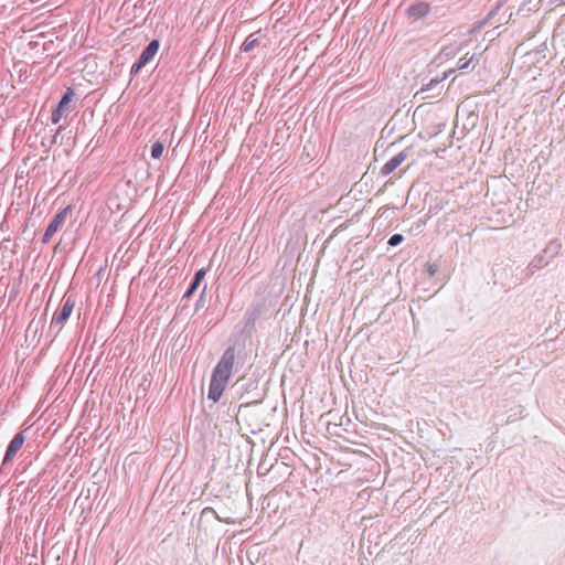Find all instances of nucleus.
Instances as JSON below:
<instances>
[{
    "instance_id": "nucleus-1",
    "label": "nucleus",
    "mask_w": 565,
    "mask_h": 565,
    "mask_svg": "<svg viewBox=\"0 0 565 565\" xmlns=\"http://www.w3.org/2000/svg\"><path fill=\"white\" fill-rule=\"evenodd\" d=\"M234 387L237 391H239V399H245V403L241 404L238 409L245 406H249L252 404H258L263 399V394L259 392H256L252 396H249L250 393L258 390V382L256 380H238L235 383Z\"/></svg>"
},
{
    "instance_id": "nucleus-2",
    "label": "nucleus",
    "mask_w": 565,
    "mask_h": 565,
    "mask_svg": "<svg viewBox=\"0 0 565 565\" xmlns=\"http://www.w3.org/2000/svg\"><path fill=\"white\" fill-rule=\"evenodd\" d=\"M452 73H455V68L448 70L441 77L431 78L428 83L423 84L414 97L420 100L439 97L444 90V81Z\"/></svg>"
},
{
    "instance_id": "nucleus-3",
    "label": "nucleus",
    "mask_w": 565,
    "mask_h": 565,
    "mask_svg": "<svg viewBox=\"0 0 565 565\" xmlns=\"http://www.w3.org/2000/svg\"><path fill=\"white\" fill-rule=\"evenodd\" d=\"M235 362V348L230 345L225 349L218 363L213 369L212 375L218 377L222 381H228L232 375L233 366Z\"/></svg>"
},
{
    "instance_id": "nucleus-4",
    "label": "nucleus",
    "mask_w": 565,
    "mask_h": 565,
    "mask_svg": "<svg viewBox=\"0 0 565 565\" xmlns=\"http://www.w3.org/2000/svg\"><path fill=\"white\" fill-rule=\"evenodd\" d=\"M71 316V296L67 297L66 295L63 297V306L58 315L54 316L51 324L50 330L58 333L64 323L67 321L68 317Z\"/></svg>"
},
{
    "instance_id": "nucleus-5",
    "label": "nucleus",
    "mask_w": 565,
    "mask_h": 565,
    "mask_svg": "<svg viewBox=\"0 0 565 565\" xmlns=\"http://www.w3.org/2000/svg\"><path fill=\"white\" fill-rule=\"evenodd\" d=\"M71 211V205H67L62 211H60L53 220L50 222L49 226L45 230L43 235V242L47 243L50 238L61 228L63 223L65 222L67 213Z\"/></svg>"
},
{
    "instance_id": "nucleus-6",
    "label": "nucleus",
    "mask_w": 565,
    "mask_h": 565,
    "mask_svg": "<svg viewBox=\"0 0 565 565\" xmlns=\"http://www.w3.org/2000/svg\"><path fill=\"white\" fill-rule=\"evenodd\" d=\"M263 312V306L259 303H254L244 313V330L246 332H252L255 329L256 321L260 318Z\"/></svg>"
},
{
    "instance_id": "nucleus-7",
    "label": "nucleus",
    "mask_w": 565,
    "mask_h": 565,
    "mask_svg": "<svg viewBox=\"0 0 565 565\" xmlns=\"http://www.w3.org/2000/svg\"><path fill=\"white\" fill-rule=\"evenodd\" d=\"M70 104H71V87H67L66 90L64 92L58 105L52 113V122L53 124H57L61 120V118L66 115Z\"/></svg>"
},
{
    "instance_id": "nucleus-8",
    "label": "nucleus",
    "mask_w": 565,
    "mask_h": 565,
    "mask_svg": "<svg viewBox=\"0 0 565 565\" xmlns=\"http://www.w3.org/2000/svg\"><path fill=\"white\" fill-rule=\"evenodd\" d=\"M228 381H222L218 377L211 375L210 386H209V399H212L214 403L218 402Z\"/></svg>"
},
{
    "instance_id": "nucleus-9",
    "label": "nucleus",
    "mask_w": 565,
    "mask_h": 565,
    "mask_svg": "<svg viewBox=\"0 0 565 565\" xmlns=\"http://www.w3.org/2000/svg\"><path fill=\"white\" fill-rule=\"evenodd\" d=\"M24 439H25V437H24L23 433H18L12 438V440L10 441V444L6 450L3 465L7 463L8 461H10L17 455V452L22 448V446L24 444Z\"/></svg>"
},
{
    "instance_id": "nucleus-10",
    "label": "nucleus",
    "mask_w": 565,
    "mask_h": 565,
    "mask_svg": "<svg viewBox=\"0 0 565 565\" xmlns=\"http://www.w3.org/2000/svg\"><path fill=\"white\" fill-rule=\"evenodd\" d=\"M551 262L541 254L535 256L523 270L524 277L527 279L534 275L535 271L546 267Z\"/></svg>"
},
{
    "instance_id": "nucleus-11",
    "label": "nucleus",
    "mask_w": 565,
    "mask_h": 565,
    "mask_svg": "<svg viewBox=\"0 0 565 565\" xmlns=\"http://www.w3.org/2000/svg\"><path fill=\"white\" fill-rule=\"evenodd\" d=\"M160 47V41L158 39L151 40L148 45L142 50L139 57L137 58L139 63L147 65L158 53Z\"/></svg>"
},
{
    "instance_id": "nucleus-12",
    "label": "nucleus",
    "mask_w": 565,
    "mask_h": 565,
    "mask_svg": "<svg viewBox=\"0 0 565 565\" xmlns=\"http://www.w3.org/2000/svg\"><path fill=\"white\" fill-rule=\"evenodd\" d=\"M429 12L430 6L422 1L412 3L407 9L408 17L414 19L425 18Z\"/></svg>"
},
{
    "instance_id": "nucleus-13",
    "label": "nucleus",
    "mask_w": 565,
    "mask_h": 565,
    "mask_svg": "<svg viewBox=\"0 0 565 565\" xmlns=\"http://www.w3.org/2000/svg\"><path fill=\"white\" fill-rule=\"evenodd\" d=\"M406 159V153L404 151L398 152L394 157H392L381 169L382 175H388L395 169H397L402 162Z\"/></svg>"
},
{
    "instance_id": "nucleus-14",
    "label": "nucleus",
    "mask_w": 565,
    "mask_h": 565,
    "mask_svg": "<svg viewBox=\"0 0 565 565\" xmlns=\"http://www.w3.org/2000/svg\"><path fill=\"white\" fill-rule=\"evenodd\" d=\"M205 274H206V269H204V268L199 269L194 274L190 285L188 286V288L182 297L183 299H189L193 296V294L198 290L201 281L203 280Z\"/></svg>"
},
{
    "instance_id": "nucleus-15",
    "label": "nucleus",
    "mask_w": 565,
    "mask_h": 565,
    "mask_svg": "<svg viewBox=\"0 0 565 565\" xmlns=\"http://www.w3.org/2000/svg\"><path fill=\"white\" fill-rule=\"evenodd\" d=\"M562 244L558 239H552L543 249V255L551 262L561 252Z\"/></svg>"
},
{
    "instance_id": "nucleus-16",
    "label": "nucleus",
    "mask_w": 565,
    "mask_h": 565,
    "mask_svg": "<svg viewBox=\"0 0 565 565\" xmlns=\"http://www.w3.org/2000/svg\"><path fill=\"white\" fill-rule=\"evenodd\" d=\"M258 45H259V40H258V38H256V36H255V33H252V34H249V35L245 39V41H244V43H243V45H242L241 50H242L243 52H250L252 50H254V47H256V46H258Z\"/></svg>"
},
{
    "instance_id": "nucleus-17",
    "label": "nucleus",
    "mask_w": 565,
    "mask_h": 565,
    "mask_svg": "<svg viewBox=\"0 0 565 565\" xmlns=\"http://www.w3.org/2000/svg\"><path fill=\"white\" fill-rule=\"evenodd\" d=\"M163 150H164V146L162 142L160 141H156L152 146H151V157L153 159H159L162 153H163Z\"/></svg>"
},
{
    "instance_id": "nucleus-18",
    "label": "nucleus",
    "mask_w": 565,
    "mask_h": 565,
    "mask_svg": "<svg viewBox=\"0 0 565 565\" xmlns=\"http://www.w3.org/2000/svg\"><path fill=\"white\" fill-rule=\"evenodd\" d=\"M439 270V266L435 263H427L425 266V271L427 273L428 277H434Z\"/></svg>"
},
{
    "instance_id": "nucleus-19",
    "label": "nucleus",
    "mask_w": 565,
    "mask_h": 565,
    "mask_svg": "<svg viewBox=\"0 0 565 565\" xmlns=\"http://www.w3.org/2000/svg\"><path fill=\"white\" fill-rule=\"evenodd\" d=\"M473 60H475V55H472V56H471L470 58H468V60H467L466 57L460 58V60L458 61V66H457V68H458V70H461V71L467 70V68L470 66V64L473 62Z\"/></svg>"
},
{
    "instance_id": "nucleus-20",
    "label": "nucleus",
    "mask_w": 565,
    "mask_h": 565,
    "mask_svg": "<svg viewBox=\"0 0 565 565\" xmlns=\"http://www.w3.org/2000/svg\"><path fill=\"white\" fill-rule=\"evenodd\" d=\"M404 241V236L402 234H393L390 238L387 244L391 246H397Z\"/></svg>"
},
{
    "instance_id": "nucleus-21",
    "label": "nucleus",
    "mask_w": 565,
    "mask_h": 565,
    "mask_svg": "<svg viewBox=\"0 0 565 565\" xmlns=\"http://www.w3.org/2000/svg\"><path fill=\"white\" fill-rule=\"evenodd\" d=\"M146 65L142 64V63H139V61L137 60L132 65H131V68H130V76L131 77H135Z\"/></svg>"
},
{
    "instance_id": "nucleus-22",
    "label": "nucleus",
    "mask_w": 565,
    "mask_h": 565,
    "mask_svg": "<svg viewBox=\"0 0 565 565\" xmlns=\"http://www.w3.org/2000/svg\"><path fill=\"white\" fill-rule=\"evenodd\" d=\"M65 130V127L64 126H60L58 129L56 130L55 135L53 136V143H62L63 141V136H61L62 131Z\"/></svg>"
},
{
    "instance_id": "nucleus-23",
    "label": "nucleus",
    "mask_w": 565,
    "mask_h": 565,
    "mask_svg": "<svg viewBox=\"0 0 565 565\" xmlns=\"http://www.w3.org/2000/svg\"><path fill=\"white\" fill-rule=\"evenodd\" d=\"M551 3H555L557 6L565 4V0H550Z\"/></svg>"
}]
</instances>
